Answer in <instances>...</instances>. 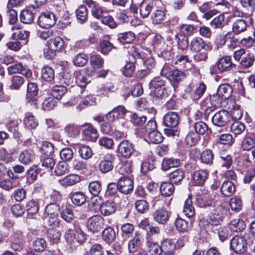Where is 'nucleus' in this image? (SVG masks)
<instances>
[{
  "instance_id": "nucleus-1",
  "label": "nucleus",
  "mask_w": 255,
  "mask_h": 255,
  "mask_svg": "<svg viewBox=\"0 0 255 255\" xmlns=\"http://www.w3.org/2000/svg\"><path fill=\"white\" fill-rule=\"evenodd\" d=\"M64 40L60 36H56L50 38L44 48V56L48 59L53 58L57 52H60L64 48Z\"/></svg>"
},
{
  "instance_id": "nucleus-2",
  "label": "nucleus",
  "mask_w": 255,
  "mask_h": 255,
  "mask_svg": "<svg viewBox=\"0 0 255 255\" xmlns=\"http://www.w3.org/2000/svg\"><path fill=\"white\" fill-rule=\"evenodd\" d=\"M64 238L68 244L75 246L76 243L81 245L85 242L87 235L80 227L74 226L65 229Z\"/></svg>"
},
{
  "instance_id": "nucleus-3",
  "label": "nucleus",
  "mask_w": 255,
  "mask_h": 255,
  "mask_svg": "<svg viewBox=\"0 0 255 255\" xmlns=\"http://www.w3.org/2000/svg\"><path fill=\"white\" fill-rule=\"evenodd\" d=\"M162 75L166 77L175 88L180 82L186 78V74L184 71L177 69H171L168 66H164L161 70Z\"/></svg>"
},
{
  "instance_id": "nucleus-4",
  "label": "nucleus",
  "mask_w": 255,
  "mask_h": 255,
  "mask_svg": "<svg viewBox=\"0 0 255 255\" xmlns=\"http://www.w3.org/2000/svg\"><path fill=\"white\" fill-rule=\"evenodd\" d=\"M165 81L159 77H154L149 83V87L158 98H165L168 94L165 85Z\"/></svg>"
},
{
  "instance_id": "nucleus-5",
  "label": "nucleus",
  "mask_w": 255,
  "mask_h": 255,
  "mask_svg": "<svg viewBox=\"0 0 255 255\" xmlns=\"http://www.w3.org/2000/svg\"><path fill=\"white\" fill-rule=\"evenodd\" d=\"M232 92V87L228 84H222L219 87L217 95H213L211 98L210 100L215 106L220 104L221 102L222 99H227L231 96Z\"/></svg>"
},
{
  "instance_id": "nucleus-6",
  "label": "nucleus",
  "mask_w": 255,
  "mask_h": 255,
  "mask_svg": "<svg viewBox=\"0 0 255 255\" xmlns=\"http://www.w3.org/2000/svg\"><path fill=\"white\" fill-rule=\"evenodd\" d=\"M56 22L55 15L52 12L42 13L39 16L38 24L41 27L48 29L53 26Z\"/></svg>"
},
{
  "instance_id": "nucleus-7",
  "label": "nucleus",
  "mask_w": 255,
  "mask_h": 255,
  "mask_svg": "<svg viewBox=\"0 0 255 255\" xmlns=\"http://www.w3.org/2000/svg\"><path fill=\"white\" fill-rule=\"evenodd\" d=\"M253 22L252 18H244L235 20L232 25V32L236 35H238L246 31L248 26Z\"/></svg>"
},
{
  "instance_id": "nucleus-8",
  "label": "nucleus",
  "mask_w": 255,
  "mask_h": 255,
  "mask_svg": "<svg viewBox=\"0 0 255 255\" xmlns=\"http://www.w3.org/2000/svg\"><path fill=\"white\" fill-rule=\"evenodd\" d=\"M231 116L226 110H221L216 113L212 117V121L214 125L223 127L225 126L229 122Z\"/></svg>"
},
{
  "instance_id": "nucleus-9",
  "label": "nucleus",
  "mask_w": 255,
  "mask_h": 255,
  "mask_svg": "<svg viewBox=\"0 0 255 255\" xmlns=\"http://www.w3.org/2000/svg\"><path fill=\"white\" fill-rule=\"evenodd\" d=\"M230 247L236 254L243 253L247 249L246 241L243 237L236 236L230 241Z\"/></svg>"
},
{
  "instance_id": "nucleus-10",
  "label": "nucleus",
  "mask_w": 255,
  "mask_h": 255,
  "mask_svg": "<svg viewBox=\"0 0 255 255\" xmlns=\"http://www.w3.org/2000/svg\"><path fill=\"white\" fill-rule=\"evenodd\" d=\"M134 151L133 145L128 140L121 141L118 146L116 152L124 158H129Z\"/></svg>"
},
{
  "instance_id": "nucleus-11",
  "label": "nucleus",
  "mask_w": 255,
  "mask_h": 255,
  "mask_svg": "<svg viewBox=\"0 0 255 255\" xmlns=\"http://www.w3.org/2000/svg\"><path fill=\"white\" fill-rule=\"evenodd\" d=\"M115 159L114 155L110 153L104 155L102 160L99 164V169L103 173L111 171L114 167L113 161Z\"/></svg>"
},
{
  "instance_id": "nucleus-12",
  "label": "nucleus",
  "mask_w": 255,
  "mask_h": 255,
  "mask_svg": "<svg viewBox=\"0 0 255 255\" xmlns=\"http://www.w3.org/2000/svg\"><path fill=\"white\" fill-rule=\"evenodd\" d=\"M216 66L221 72L230 71L236 67V65L232 62L231 58L229 56L219 58L216 63Z\"/></svg>"
},
{
  "instance_id": "nucleus-13",
  "label": "nucleus",
  "mask_w": 255,
  "mask_h": 255,
  "mask_svg": "<svg viewBox=\"0 0 255 255\" xmlns=\"http://www.w3.org/2000/svg\"><path fill=\"white\" fill-rule=\"evenodd\" d=\"M171 212L164 208L156 209L152 214L153 220L159 224L164 225L169 220Z\"/></svg>"
},
{
  "instance_id": "nucleus-14",
  "label": "nucleus",
  "mask_w": 255,
  "mask_h": 255,
  "mask_svg": "<svg viewBox=\"0 0 255 255\" xmlns=\"http://www.w3.org/2000/svg\"><path fill=\"white\" fill-rule=\"evenodd\" d=\"M104 225V219L100 216H93L89 219L87 226L93 233L99 231Z\"/></svg>"
},
{
  "instance_id": "nucleus-15",
  "label": "nucleus",
  "mask_w": 255,
  "mask_h": 255,
  "mask_svg": "<svg viewBox=\"0 0 255 255\" xmlns=\"http://www.w3.org/2000/svg\"><path fill=\"white\" fill-rule=\"evenodd\" d=\"M179 116L175 112L167 113L163 118V124L168 128H174L178 126L179 122Z\"/></svg>"
},
{
  "instance_id": "nucleus-16",
  "label": "nucleus",
  "mask_w": 255,
  "mask_h": 255,
  "mask_svg": "<svg viewBox=\"0 0 255 255\" xmlns=\"http://www.w3.org/2000/svg\"><path fill=\"white\" fill-rule=\"evenodd\" d=\"M38 87L35 83H29L27 87L26 100L27 102L34 106H37V99L35 96L38 93Z\"/></svg>"
},
{
  "instance_id": "nucleus-17",
  "label": "nucleus",
  "mask_w": 255,
  "mask_h": 255,
  "mask_svg": "<svg viewBox=\"0 0 255 255\" xmlns=\"http://www.w3.org/2000/svg\"><path fill=\"white\" fill-rule=\"evenodd\" d=\"M118 185L120 192L125 194L129 193L133 190L132 181L127 177H122L119 180Z\"/></svg>"
},
{
  "instance_id": "nucleus-18",
  "label": "nucleus",
  "mask_w": 255,
  "mask_h": 255,
  "mask_svg": "<svg viewBox=\"0 0 255 255\" xmlns=\"http://www.w3.org/2000/svg\"><path fill=\"white\" fill-rule=\"evenodd\" d=\"M84 128L83 133L87 139L95 141L98 137V133L97 129L90 124H85L82 126Z\"/></svg>"
},
{
  "instance_id": "nucleus-19",
  "label": "nucleus",
  "mask_w": 255,
  "mask_h": 255,
  "mask_svg": "<svg viewBox=\"0 0 255 255\" xmlns=\"http://www.w3.org/2000/svg\"><path fill=\"white\" fill-rule=\"evenodd\" d=\"M35 159V154L31 149H25L21 151L18 156L19 161L24 165H28Z\"/></svg>"
},
{
  "instance_id": "nucleus-20",
  "label": "nucleus",
  "mask_w": 255,
  "mask_h": 255,
  "mask_svg": "<svg viewBox=\"0 0 255 255\" xmlns=\"http://www.w3.org/2000/svg\"><path fill=\"white\" fill-rule=\"evenodd\" d=\"M223 215L221 211L217 208L213 209L209 215L208 222L212 226L220 225L223 221Z\"/></svg>"
},
{
  "instance_id": "nucleus-21",
  "label": "nucleus",
  "mask_w": 255,
  "mask_h": 255,
  "mask_svg": "<svg viewBox=\"0 0 255 255\" xmlns=\"http://www.w3.org/2000/svg\"><path fill=\"white\" fill-rule=\"evenodd\" d=\"M155 5L153 0H145L138 7L141 16L143 18L147 17Z\"/></svg>"
},
{
  "instance_id": "nucleus-22",
  "label": "nucleus",
  "mask_w": 255,
  "mask_h": 255,
  "mask_svg": "<svg viewBox=\"0 0 255 255\" xmlns=\"http://www.w3.org/2000/svg\"><path fill=\"white\" fill-rule=\"evenodd\" d=\"M189 46L191 51L199 52L206 49L208 45L202 38L196 37L192 39Z\"/></svg>"
},
{
  "instance_id": "nucleus-23",
  "label": "nucleus",
  "mask_w": 255,
  "mask_h": 255,
  "mask_svg": "<svg viewBox=\"0 0 255 255\" xmlns=\"http://www.w3.org/2000/svg\"><path fill=\"white\" fill-rule=\"evenodd\" d=\"M81 181V177L77 174H69L64 178L59 180V184L64 187L74 185Z\"/></svg>"
},
{
  "instance_id": "nucleus-24",
  "label": "nucleus",
  "mask_w": 255,
  "mask_h": 255,
  "mask_svg": "<svg viewBox=\"0 0 255 255\" xmlns=\"http://www.w3.org/2000/svg\"><path fill=\"white\" fill-rule=\"evenodd\" d=\"M117 210L116 204L111 201H106L101 206L100 211L105 216L114 214Z\"/></svg>"
},
{
  "instance_id": "nucleus-25",
  "label": "nucleus",
  "mask_w": 255,
  "mask_h": 255,
  "mask_svg": "<svg viewBox=\"0 0 255 255\" xmlns=\"http://www.w3.org/2000/svg\"><path fill=\"white\" fill-rule=\"evenodd\" d=\"M196 200L198 205L201 208H213V209L219 208V205H217L214 200L212 199L204 200L202 196L201 195H197L196 196Z\"/></svg>"
},
{
  "instance_id": "nucleus-26",
  "label": "nucleus",
  "mask_w": 255,
  "mask_h": 255,
  "mask_svg": "<svg viewBox=\"0 0 255 255\" xmlns=\"http://www.w3.org/2000/svg\"><path fill=\"white\" fill-rule=\"evenodd\" d=\"M208 173L205 170L196 171L193 175V179L198 185H202L208 178Z\"/></svg>"
},
{
  "instance_id": "nucleus-27",
  "label": "nucleus",
  "mask_w": 255,
  "mask_h": 255,
  "mask_svg": "<svg viewBox=\"0 0 255 255\" xmlns=\"http://www.w3.org/2000/svg\"><path fill=\"white\" fill-rule=\"evenodd\" d=\"M23 122L25 127L29 129H35L38 125L37 119L30 113L25 114Z\"/></svg>"
},
{
  "instance_id": "nucleus-28",
  "label": "nucleus",
  "mask_w": 255,
  "mask_h": 255,
  "mask_svg": "<svg viewBox=\"0 0 255 255\" xmlns=\"http://www.w3.org/2000/svg\"><path fill=\"white\" fill-rule=\"evenodd\" d=\"M179 160L173 158H164L162 164L161 169L167 171L171 168L176 167L179 165Z\"/></svg>"
},
{
  "instance_id": "nucleus-29",
  "label": "nucleus",
  "mask_w": 255,
  "mask_h": 255,
  "mask_svg": "<svg viewBox=\"0 0 255 255\" xmlns=\"http://www.w3.org/2000/svg\"><path fill=\"white\" fill-rule=\"evenodd\" d=\"M102 237L103 240L106 243L110 244L112 243L116 238V234L111 227L105 228L102 232Z\"/></svg>"
},
{
  "instance_id": "nucleus-30",
  "label": "nucleus",
  "mask_w": 255,
  "mask_h": 255,
  "mask_svg": "<svg viewBox=\"0 0 255 255\" xmlns=\"http://www.w3.org/2000/svg\"><path fill=\"white\" fill-rule=\"evenodd\" d=\"M246 225L243 220L235 219L232 220L229 225V228L232 232H240L246 228Z\"/></svg>"
},
{
  "instance_id": "nucleus-31",
  "label": "nucleus",
  "mask_w": 255,
  "mask_h": 255,
  "mask_svg": "<svg viewBox=\"0 0 255 255\" xmlns=\"http://www.w3.org/2000/svg\"><path fill=\"white\" fill-rule=\"evenodd\" d=\"M222 193L225 196H231L235 191L234 184L230 181L223 182L221 187Z\"/></svg>"
},
{
  "instance_id": "nucleus-32",
  "label": "nucleus",
  "mask_w": 255,
  "mask_h": 255,
  "mask_svg": "<svg viewBox=\"0 0 255 255\" xmlns=\"http://www.w3.org/2000/svg\"><path fill=\"white\" fill-rule=\"evenodd\" d=\"M41 77L45 81L52 82L55 77L54 69L49 66H44L41 69Z\"/></svg>"
},
{
  "instance_id": "nucleus-33",
  "label": "nucleus",
  "mask_w": 255,
  "mask_h": 255,
  "mask_svg": "<svg viewBox=\"0 0 255 255\" xmlns=\"http://www.w3.org/2000/svg\"><path fill=\"white\" fill-rule=\"evenodd\" d=\"M134 38L135 35L131 31L120 33L118 35V40L122 44L130 43Z\"/></svg>"
},
{
  "instance_id": "nucleus-34",
  "label": "nucleus",
  "mask_w": 255,
  "mask_h": 255,
  "mask_svg": "<svg viewBox=\"0 0 255 255\" xmlns=\"http://www.w3.org/2000/svg\"><path fill=\"white\" fill-rule=\"evenodd\" d=\"M121 230L123 242H124L131 236L134 231V227L130 223H126L122 226Z\"/></svg>"
},
{
  "instance_id": "nucleus-35",
  "label": "nucleus",
  "mask_w": 255,
  "mask_h": 255,
  "mask_svg": "<svg viewBox=\"0 0 255 255\" xmlns=\"http://www.w3.org/2000/svg\"><path fill=\"white\" fill-rule=\"evenodd\" d=\"M184 214L188 218H191L195 214V211L192 205L191 199L188 198L185 202L183 210Z\"/></svg>"
},
{
  "instance_id": "nucleus-36",
  "label": "nucleus",
  "mask_w": 255,
  "mask_h": 255,
  "mask_svg": "<svg viewBox=\"0 0 255 255\" xmlns=\"http://www.w3.org/2000/svg\"><path fill=\"white\" fill-rule=\"evenodd\" d=\"M200 139V135L197 133L190 131L185 137V142L186 144L190 146L196 145Z\"/></svg>"
},
{
  "instance_id": "nucleus-37",
  "label": "nucleus",
  "mask_w": 255,
  "mask_h": 255,
  "mask_svg": "<svg viewBox=\"0 0 255 255\" xmlns=\"http://www.w3.org/2000/svg\"><path fill=\"white\" fill-rule=\"evenodd\" d=\"M128 53L134 59H143L145 57V53L142 51L139 46L129 47Z\"/></svg>"
},
{
  "instance_id": "nucleus-38",
  "label": "nucleus",
  "mask_w": 255,
  "mask_h": 255,
  "mask_svg": "<svg viewBox=\"0 0 255 255\" xmlns=\"http://www.w3.org/2000/svg\"><path fill=\"white\" fill-rule=\"evenodd\" d=\"M24 81V79L20 76H13L10 79L9 88L11 90H17L20 89Z\"/></svg>"
},
{
  "instance_id": "nucleus-39",
  "label": "nucleus",
  "mask_w": 255,
  "mask_h": 255,
  "mask_svg": "<svg viewBox=\"0 0 255 255\" xmlns=\"http://www.w3.org/2000/svg\"><path fill=\"white\" fill-rule=\"evenodd\" d=\"M174 186L171 182H164L160 186V191L161 194L165 196H170L174 191Z\"/></svg>"
},
{
  "instance_id": "nucleus-40",
  "label": "nucleus",
  "mask_w": 255,
  "mask_h": 255,
  "mask_svg": "<svg viewBox=\"0 0 255 255\" xmlns=\"http://www.w3.org/2000/svg\"><path fill=\"white\" fill-rule=\"evenodd\" d=\"M141 239L142 238L139 235H136L135 237L129 242L128 248L130 253H133L136 251L138 247L141 243Z\"/></svg>"
},
{
  "instance_id": "nucleus-41",
  "label": "nucleus",
  "mask_w": 255,
  "mask_h": 255,
  "mask_svg": "<svg viewBox=\"0 0 255 255\" xmlns=\"http://www.w3.org/2000/svg\"><path fill=\"white\" fill-rule=\"evenodd\" d=\"M39 205L37 201L33 199L30 200L26 202L25 205V210L29 215H34L39 210Z\"/></svg>"
},
{
  "instance_id": "nucleus-42",
  "label": "nucleus",
  "mask_w": 255,
  "mask_h": 255,
  "mask_svg": "<svg viewBox=\"0 0 255 255\" xmlns=\"http://www.w3.org/2000/svg\"><path fill=\"white\" fill-rule=\"evenodd\" d=\"M201 162L203 163L211 165L214 160V154L212 150L205 149L202 151L200 155Z\"/></svg>"
},
{
  "instance_id": "nucleus-43",
  "label": "nucleus",
  "mask_w": 255,
  "mask_h": 255,
  "mask_svg": "<svg viewBox=\"0 0 255 255\" xmlns=\"http://www.w3.org/2000/svg\"><path fill=\"white\" fill-rule=\"evenodd\" d=\"M34 17L33 12L28 9L23 10L20 14V21L25 24L31 23L33 21Z\"/></svg>"
},
{
  "instance_id": "nucleus-44",
  "label": "nucleus",
  "mask_w": 255,
  "mask_h": 255,
  "mask_svg": "<svg viewBox=\"0 0 255 255\" xmlns=\"http://www.w3.org/2000/svg\"><path fill=\"white\" fill-rule=\"evenodd\" d=\"M88 10L85 6H80L76 10V16L78 21L81 23L86 21L88 18Z\"/></svg>"
},
{
  "instance_id": "nucleus-45",
  "label": "nucleus",
  "mask_w": 255,
  "mask_h": 255,
  "mask_svg": "<svg viewBox=\"0 0 255 255\" xmlns=\"http://www.w3.org/2000/svg\"><path fill=\"white\" fill-rule=\"evenodd\" d=\"M210 24L215 28H221L224 27L226 24L224 14H220L215 17L211 21Z\"/></svg>"
},
{
  "instance_id": "nucleus-46",
  "label": "nucleus",
  "mask_w": 255,
  "mask_h": 255,
  "mask_svg": "<svg viewBox=\"0 0 255 255\" xmlns=\"http://www.w3.org/2000/svg\"><path fill=\"white\" fill-rule=\"evenodd\" d=\"M184 178V172L179 169H177L169 174L170 182L173 184H178Z\"/></svg>"
},
{
  "instance_id": "nucleus-47",
  "label": "nucleus",
  "mask_w": 255,
  "mask_h": 255,
  "mask_svg": "<svg viewBox=\"0 0 255 255\" xmlns=\"http://www.w3.org/2000/svg\"><path fill=\"white\" fill-rule=\"evenodd\" d=\"M88 61V56L84 53H79L76 55L73 59V62L77 67L85 66Z\"/></svg>"
},
{
  "instance_id": "nucleus-48",
  "label": "nucleus",
  "mask_w": 255,
  "mask_h": 255,
  "mask_svg": "<svg viewBox=\"0 0 255 255\" xmlns=\"http://www.w3.org/2000/svg\"><path fill=\"white\" fill-rule=\"evenodd\" d=\"M69 172L68 164L65 161H60L56 165L55 173L57 176H62Z\"/></svg>"
},
{
  "instance_id": "nucleus-49",
  "label": "nucleus",
  "mask_w": 255,
  "mask_h": 255,
  "mask_svg": "<svg viewBox=\"0 0 255 255\" xmlns=\"http://www.w3.org/2000/svg\"><path fill=\"white\" fill-rule=\"evenodd\" d=\"M60 207L56 204L51 203L46 206L45 209V217L58 216Z\"/></svg>"
},
{
  "instance_id": "nucleus-50",
  "label": "nucleus",
  "mask_w": 255,
  "mask_h": 255,
  "mask_svg": "<svg viewBox=\"0 0 255 255\" xmlns=\"http://www.w3.org/2000/svg\"><path fill=\"white\" fill-rule=\"evenodd\" d=\"M152 23L154 24H159L165 20V13L161 10H156L152 14L151 17Z\"/></svg>"
},
{
  "instance_id": "nucleus-51",
  "label": "nucleus",
  "mask_w": 255,
  "mask_h": 255,
  "mask_svg": "<svg viewBox=\"0 0 255 255\" xmlns=\"http://www.w3.org/2000/svg\"><path fill=\"white\" fill-rule=\"evenodd\" d=\"M245 125L240 122H235L230 127V130L235 136L241 134L245 130Z\"/></svg>"
},
{
  "instance_id": "nucleus-52",
  "label": "nucleus",
  "mask_w": 255,
  "mask_h": 255,
  "mask_svg": "<svg viewBox=\"0 0 255 255\" xmlns=\"http://www.w3.org/2000/svg\"><path fill=\"white\" fill-rule=\"evenodd\" d=\"M175 224L176 229L180 232L184 233L188 232L190 228L189 223L181 218L177 219L175 221Z\"/></svg>"
},
{
  "instance_id": "nucleus-53",
  "label": "nucleus",
  "mask_w": 255,
  "mask_h": 255,
  "mask_svg": "<svg viewBox=\"0 0 255 255\" xmlns=\"http://www.w3.org/2000/svg\"><path fill=\"white\" fill-rule=\"evenodd\" d=\"M73 203L77 206H80L85 203L86 201L85 195L80 192L74 193L71 196Z\"/></svg>"
},
{
  "instance_id": "nucleus-54",
  "label": "nucleus",
  "mask_w": 255,
  "mask_h": 255,
  "mask_svg": "<svg viewBox=\"0 0 255 255\" xmlns=\"http://www.w3.org/2000/svg\"><path fill=\"white\" fill-rule=\"evenodd\" d=\"M255 60V57L252 53H248L244 56L241 60L240 64L245 68L251 67Z\"/></svg>"
},
{
  "instance_id": "nucleus-55",
  "label": "nucleus",
  "mask_w": 255,
  "mask_h": 255,
  "mask_svg": "<svg viewBox=\"0 0 255 255\" xmlns=\"http://www.w3.org/2000/svg\"><path fill=\"white\" fill-rule=\"evenodd\" d=\"M217 141L220 144L226 145H231L234 142L233 135L230 133H224L221 134L219 136Z\"/></svg>"
},
{
  "instance_id": "nucleus-56",
  "label": "nucleus",
  "mask_w": 255,
  "mask_h": 255,
  "mask_svg": "<svg viewBox=\"0 0 255 255\" xmlns=\"http://www.w3.org/2000/svg\"><path fill=\"white\" fill-rule=\"evenodd\" d=\"M163 252L173 251L175 249V240L171 239H165L161 242Z\"/></svg>"
},
{
  "instance_id": "nucleus-57",
  "label": "nucleus",
  "mask_w": 255,
  "mask_h": 255,
  "mask_svg": "<svg viewBox=\"0 0 255 255\" xmlns=\"http://www.w3.org/2000/svg\"><path fill=\"white\" fill-rule=\"evenodd\" d=\"M91 65L94 68H100L104 64V60L99 55L94 54L91 56L90 58Z\"/></svg>"
},
{
  "instance_id": "nucleus-58",
  "label": "nucleus",
  "mask_w": 255,
  "mask_h": 255,
  "mask_svg": "<svg viewBox=\"0 0 255 255\" xmlns=\"http://www.w3.org/2000/svg\"><path fill=\"white\" fill-rule=\"evenodd\" d=\"M17 185L13 179H6L0 181V188L6 191H9Z\"/></svg>"
},
{
  "instance_id": "nucleus-59",
  "label": "nucleus",
  "mask_w": 255,
  "mask_h": 255,
  "mask_svg": "<svg viewBox=\"0 0 255 255\" xmlns=\"http://www.w3.org/2000/svg\"><path fill=\"white\" fill-rule=\"evenodd\" d=\"M66 92V88L63 86L56 85L53 87L52 90V96L58 99H61Z\"/></svg>"
},
{
  "instance_id": "nucleus-60",
  "label": "nucleus",
  "mask_w": 255,
  "mask_h": 255,
  "mask_svg": "<svg viewBox=\"0 0 255 255\" xmlns=\"http://www.w3.org/2000/svg\"><path fill=\"white\" fill-rule=\"evenodd\" d=\"M194 128L195 132L197 133L199 135L206 133L209 129L207 124L202 121L196 122L194 125Z\"/></svg>"
},
{
  "instance_id": "nucleus-61",
  "label": "nucleus",
  "mask_w": 255,
  "mask_h": 255,
  "mask_svg": "<svg viewBox=\"0 0 255 255\" xmlns=\"http://www.w3.org/2000/svg\"><path fill=\"white\" fill-rule=\"evenodd\" d=\"M206 90V85L200 82L196 86V89L193 94V98L195 100L199 99L204 94Z\"/></svg>"
},
{
  "instance_id": "nucleus-62",
  "label": "nucleus",
  "mask_w": 255,
  "mask_h": 255,
  "mask_svg": "<svg viewBox=\"0 0 255 255\" xmlns=\"http://www.w3.org/2000/svg\"><path fill=\"white\" fill-rule=\"evenodd\" d=\"M79 153L81 158L84 159H88L93 155L92 149L86 145H82L79 149Z\"/></svg>"
},
{
  "instance_id": "nucleus-63",
  "label": "nucleus",
  "mask_w": 255,
  "mask_h": 255,
  "mask_svg": "<svg viewBox=\"0 0 255 255\" xmlns=\"http://www.w3.org/2000/svg\"><path fill=\"white\" fill-rule=\"evenodd\" d=\"M148 135L150 142L154 144L160 143L163 140L161 133L157 130L149 132Z\"/></svg>"
},
{
  "instance_id": "nucleus-64",
  "label": "nucleus",
  "mask_w": 255,
  "mask_h": 255,
  "mask_svg": "<svg viewBox=\"0 0 255 255\" xmlns=\"http://www.w3.org/2000/svg\"><path fill=\"white\" fill-rule=\"evenodd\" d=\"M148 253L150 255H161L163 252L161 246L156 243H151L148 245Z\"/></svg>"
}]
</instances>
